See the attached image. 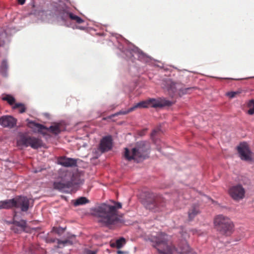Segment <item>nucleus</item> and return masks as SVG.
I'll use <instances>...</instances> for the list:
<instances>
[{
    "label": "nucleus",
    "instance_id": "6e6552de",
    "mask_svg": "<svg viewBox=\"0 0 254 254\" xmlns=\"http://www.w3.org/2000/svg\"><path fill=\"white\" fill-rule=\"evenodd\" d=\"M238 152L242 160L252 161V152L246 142H242L237 147Z\"/></svg>",
    "mask_w": 254,
    "mask_h": 254
},
{
    "label": "nucleus",
    "instance_id": "f3484780",
    "mask_svg": "<svg viewBox=\"0 0 254 254\" xmlns=\"http://www.w3.org/2000/svg\"><path fill=\"white\" fill-rule=\"evenodd\" d=\"M199 212V206L197 204L192 205L188 211L189 220H192Z\"/></svg>",
    "mask_w": 254,
    "mask_h": 254
},
{
    "label": "nucleus",
    "instance_id": "c85d7f7f",
    "mask_svg": "<svg viewBox=\"0 0 254 254\" xmlns=\"http://www.w3.org/2000/svg\"><path fill=\"white\" fill-rule=\"evenodd\" d=\"M133 51L137 54L139 60L140 61L142 60V59L145 57V54L137 48H135L133 49Z\"/></svg>",
    "mask_w": 254,
    "mask_h": 254
},
{
    "label": "nucleus",
    "instance_id": "39448f33",
    "mask_svg": "<svg viewBox=\"0 0 254 254\" xmlns=\"http://www.w3.org/2000/svg\"><path fill=\"white\" fill-rule=\"evenodd\" d=\"M125 150L124 156L128 161L134 160L137 162H139L146 157L147 149L143 146H137L133 148L131 152H130L127 148H125Z\"/></svg>",
    "mask_w": 254,
    "mask_h": 254
},
{
    "label": "nucleus",
    "instance_id": "7c9ffc66",
    "mask_svg": "<svg viewBox=\"0 0 254 254\" xmlns=\"http://www.w3.org/2000/svg\"><path fill=\"white\" fill-rule=\"evenodd\" d=\"M241 92L240 91H232L227 93L226 95L231 98H234Z\"/></svg>",
    "mask_w": 254,
    "mask_h": 254
},
{
    "label": "nucleus",
    "instance_id": "a211bd4d",
    "mask_svg": "<svg viewBox=\"0 0 254 254\" xmlns=\"http://www.w3.org/2000/svg\"><path fill=\"white\" fill-rule=\"evenodd\" d=\"M15 202L14 198L0 201V209H10L14 207Z\"/></svg>",
    "mask_w": 254,
    "mask_h": 254
},
{
    "label": "nucleus",
    "instance_id": "412c9836",
    "mask_svg": "<svg viewBox=\"0 0 254 254\" xmlns=\"http://www.w3.org/2000/svg\"><path fill=\"white\" fill-rule=\"evenodd\" d=\"M126 244V240L124 238H121L116 240L115 243L111 244V246L112 247H116L117 249H121Z\"/></svg>",
    "mask_w": 254,
    "mask_h": 254
},
{
    "label": "nucleus",
    "instance_id": "f704fd0d",
    "mask_svg": "<svg viewBox=\"0 0 254 254\" xmlns=\"http://www.w3.org/2000/svg\"><path fill=\"white\" fill-rule=\"evenodd\" d=\"M158 130L156 129H154L153 130L152 132L151 133V136L153 137L154 135L156 134V133L157 132Z\"/></svg>",
    "mask_w": 254,
    "mask_h": 254
},
{
    "label": "nucleus",
    "instance_id": "c756f323",
    "mask_svg": "<svg viewBox=\"0 0 254 254\" xmlns=\"http://www.w3.org/2000/svg\"><path fill=\"white\" fill-rule=\"evenodd\" d=\"M13 109L19 108V113H23L25 112L26 108L22 103H16L13 107Z\"/></svg>",
    "mask_w": 254,
    "mask_h": 254
},
{
    "label": "nucleus",
    "instance_id": "f8f14e48",
    "mask_svg": "<svg viewBox=\"0 0 254 254\" xmlns=\"http://www.w3.org/2000/svg\"><path fill=\"white\" fill-rule=\"evenodd\" d=\"M149 107L153 108L162 107L165 106H171L174 104V102H172L167 100H158L154 98L148 99Z\"/></svg>",
    "mask_w": 254,
    "mask_h": 254
},
{
    "label": "nucleus",
    "instance_id": "4be33fe9",
    "mask_svg": "<svg viewBox=\"0 0 254 254\" xmlns=\"http://www.w3.org/2000/svg\"><path fill=\"white\" fill-rule=\"evenodd\" d=\"M1 99L3 101H7V103L10 105H13L15 101V98L10 94L3 95Z\"/></svg>",
    "mask_w": 254,
    "mask_h": 254
},
{
    "label": "nucleus",
    "instance_id": "c9c22d12",
    "mask_svg": "<svg viewBox=\"0 0 254 254\" xmlns=\"http://www.w3.org/2000/svg\"><path fill=\"white\" fill-rule=\"evenodd\" d=\"M117 253H118V254H123L124 253V252L123 251H118L117 252Z\"/></svg>",
    "mask_w": 254,
    "mask_h": 254
},
{
    "label": "nucleus",
    "instance_id": "bb28decb",
    "mask_svg": "<svg viewBox=\"0 0 254 254\" xmlns=\"http://www.w3.org/2000/svg\"><path fill=\"white\" fill-rule=\"evenodd\" d=\"M134 110H133V107H131V108H130L129 109H128V110H125V111H120L114 114H113L112 115H111L110 117V118H111L112 117H116V116H117L118 115H126L132 111H133Z\"/></svg>",
    "mask_w": 254,
    "mask_h": 254
},
{
    "label": "nucleus",
    "instance_id": "e433bc0d",
    "mask_svg": "<svg viewBox=\"0 0 254 254\" xmlns=\"http://www.w3.org/2000/svg\"><path fill=\"white\" fill-rule=\"evenodd\" d=\"M146 129H144V130H143V131H144V132H145V131H146Z\"/></svg>",
    "mask_w": 254,
    "mask_h": 254
},
{
    "label": "nucleus",
    "instance_id": "20e7f679",
    "mask_svg": "<svg viewBox=\"0 0 254 254\" xmlns=\"http://www.w3.org/2000/svg\"><path fill=\"white\" fill-rule=\"evenodd\" d=\"M164 199L160 195H151L145 202V207L154 212L162 211L165 206Z\"/></svg>",
    "mask_w": 254,
    "mask_h": 254
},
{
    "label": "nucleus",
    "instance_id": "f257e3e1",
    "mask_svg": "<svg viewBox=\"0 0 254 254\" xmlns=\"http://www.w3.org/2000/svg\"><path fill=\"white\" fill-rule=\"evenodd\" d=\"M115 205L102 204L96 209V215L99 218V222L110 226L123 222L122 216L118 214V209L122 208V204L113 201Z\"/></svg>",
    "mask_w": 254,
    "mask_h": 254
},
{
    "label": "nucleus",
    "instance_id": "72a5a7b5",
    "mask_svg": "<svg viewBox=\"0 0 254 254\" xmlns=\"http://www.w3.org/2000/svg\"><path fill=\"white\" fill-rule=\"evenodd\" d=\"M25 2V0H18V2L20 4H23Z\"/></svg>",
    "mask_w": 254,
    "mask_h": 254
},
{
    "label": "nucleus",
    "instance_id": "393cba45",
    "mask_svg": "<svg viewBox=\"0 0 254 254\" xmlns=\"http://www.w3.org/2000/svg\"><path fill=\"white\" fill-rule=\"evenodd\" d=\"M148 107H149V101L148 99L145 101H143L138 103L132 107L133 108V110H134L135 109L137 108H147Z\"/></svg>",
    "mask_w": 254,
    "mask_h": 254
},
{
    "label": "nucleus",
    "instance_id": "dca6fc26",
    "mask_svg": "<svg viewBox=\"0 0 254 254\" xmlns=\"http://www.w3.org/2000/svg\"><path fill=\"white\" fill-rule=\"evenodd\" d=\"M13 224L14 226L11 227V230L15 233L23 231L26 226V222L23 220L19 221L13 220Z\"/></svg>",
    "mask_w": 254,
    "mask_h": 254
},
{
    "label": "nucleus",
    "instance_id": "2eb2a0df",
    "mask_svg": "<svg viewBox=\"0 0 254 254\" xmlns=\"http://www.w3.org/2000/svg\"><path fill=\"white\" fill-rule=\"evenodd\" d=\"M35 126L39 129H46L48 131H50L53 133L55 134H59L61 132V129L60 128V126L59 125H56L54 126H51L49 127H46L41 125L40 124H36Z\"/></svg>",
    "mask_w": 254,
    "mask_h": 254
},
{
    "label": "nucleus",
    "instance_id": "1a4fd4ad",
    "mask_svg": "<svg viewBox=\"0 0 254 254\" xmlns=\"http://www.w3.org/2000/svg\"><path fill=\"white\" fill-rule=\"evenodd\" d=\"M15 202L14 207L20 208L21 211H27L29 208V200L26 196H18L14 198Z\"/></svg>",
    "mask_w": 254,
    "mask_h": 254
},
{
    "label": "nucleus",
    "instance_id": "b1692460",
    "mask_svg": "<svg viewBox=\"0 0 254 254\" xmlns=\"http://www.w3.org/2000/svg\"><path fill=\"white\" fill-rule=\"evenodd\" d=\"M7 41V35L6 32L0 33V47H3Z\"/></svg>",
    "mask_w": 254,
    "mask_h": 254
},
{
    "label": "nucleus",
    "instance_id": "4468645a",
    "mask_svg": "<svg viewBox=\"0 0 254 254\" xmlns=\"http://www.w3.org/2000/svg\"><path fill=\"white\" fill-rule=\"evenodd\" d=\"M72 186L73 183L71 181L55 182L53 184L54 189L61 191H64L65 189H69Z\"/></svg>",
    "mask_w": 254,
    "mask_h": 254
},
{
    "label": "nucleus",
    "instance_id": "9d476101",
    "mask_svg": "<svg viewBox=\"0 0 254 254\" xmlns=\"http://www.w3.org/2000/svg\"><path fill=\"white\" fill-rule=\"evenodd\" d=\"M17 120L11 116H3L0 118V125L4 127L11 128L16 125Z\"/></svg>",
    "mask_w": 254,
    "mask_h": 254
},
{
    "label": "nucleus",
    "instance_id": "9b49d317",
    "mask_svg": "<svg viewBox=\"0 0 254 254\" xmlns=\"http://www.w3.org/2000/svg\"><path fill=\"white\" fill-rule=\"evenodd\" d=\"M112 139L111 136H107L103 137L100 143L99 149L102 152L104 153L108 151L112 148Z\"/></svg>",
    "mask_w": 254,
    "mask_h": 254
},
{
    "label": "nucleus",
    "instance_id": "a878e982",
    "mask_svg": "<svg viewBox=\"0 0 254 254\" xmlns=\"http://www.w3.org/2000/svg\"><path fill=\"white\" fill-rule=\"evenodd\" d=\"M89 202V200L85 197H81L77 199L74 202L75 206H78L86 204Z\"/></svg>",
    "mask_w": 254,
    "mask_h": 254
},
{
    "label": "nucleus",
    "instance_id": "cd10ccee",
    "mask_svg": "<svg viewBox=\"0 0 254 254\" xmlns=\"http://www.w3.org/2000/svg\"><path fill=\"white\" fill-rule=\"evenodd\" d=\"M247 105L248 107L250 108L248 111V113L249 115L254 114V100L252 99L250 100Z\"/></svg>",
    "mask_w": 254,
    "mask_h": 254
},
{
    "label": "nucleus",
    "instance_id": "2f4dec72",
    "mask_svg": "<svg viewBox=\"0 0 254 254\" xmlns=\"http://www.w3.org/2000/svg\"><path fill=\"white\" fill-rule=\"evenodd\" d=\"M57 239L53 238H47L46 241L47 243H54L57 241Z\"/></svg>",
    "mask_w": 254,
    "mask_h": 254
},
{
    "label": "nucleus",
    "instance_id": "473e14b6",
    "mask_svg": "<svg viewBox=\"0 0 254 254\" xmlns=\"http://www.w3.org/2000/svg\"><path fill=\"white\" fill-rule=\"evenodd\" d=\"M86 254H96V253L95 251L89 250L87 252Z\"/></svg>",
    "mask_w": 254,
    "mask_h": 254
},
{
    "label": "nucleus",
    "instance_id": "ddd939ff",
    "mask_svg": "<svg viewBox=\"0 0 254 254\" xmlns=\"http://www.w3.org/2000/svg\"><path fill=\"white\" fill-rule=\"evenodd\" d=\"M77 159L62 156L59 158V164L65 167H73L77 166Z\"/></svg>",
    "mask_w": 254,
    "mask_h": 254
},
{
    "label": "nucleus",
    "instance_id": "0eeeda50",
    "mask_svg": "<svg viewBox=\"0 0 254 254\" xmlns=\"http://www.w3.org/2000/svg\"><path fill=\"white\" fill-rule=\"evenodd\" d=\"M228 193L234 200L239 201L245 196L246 190L240 184H237L230 187Z\"/></svg>",
    "mask_w": 254,
    "mask_h": 254
},
{
    "label": "nucleus",
    "instance_id": "7ed1b4c3",
    "mask_svg": "<svg viewBox=\"0 0 254 254\" xmlns=\"http://www.w3.org/2000/svg\"><path fill=\"white\" fill-rule=\"evenodd\" d=\"M163 87L166 89L169 95L172 98L182 95L189 93L193 88H183L182 85L179 83L175 82L169 79L164 80L163 83Z\"/></svg>",
    "mask_w": 254,
    "mask_h": 254
},
{
    "label": "nucleus",
    "instance_id": "aec40b11",
    "mask_svg": "<svg viewBox=\"0 0 254 254\" xmlns=\"http://www.w3.org/2000/svg\"><path fill=\"white\" fill-rule=\"evenodd\" d=\"M8 64L6 60H3L0 66V72L3 76H6Z\"/></svg>",
    "mask_w": 254,
    "mask_h": 254
},
{
    "label": "nucleus",
    "instance_id": "5701e85b",
    "mask_svg": "<svg viewBox=\"0 0 254 254\" xmlns=\"http://www.w3.org/2000/svg\"><path fill=\"white\" fill-rule=\"evenodd\" d=\"M57 243L58 244L57 248H63L65 246L67 245H71L72 243L69 240H64L63 241L60 240L59 239L57 240Z\"/></svg>",
    "mask_w": 254,
    "mask_h": 254
},
{
    "label": "nucleus",
    "instance_id": "423d86ee",
    "mask_svg": "<svg viewBox=\"0 0 254 254\" xmlns=\"http://www.w3.org/2000/svg\"><path fill=\"white\" fill-rule=\"evenodd\" d=\"M19 145H23L25 147L30 146L31 148L36 149L42 146V140L37 137L29 135H22L18 140Z\"/></svg>",
    "mask_w": 254,
    "mask_h": 254
},
{
    "label": "nucleus",
    "instance_id": "6ab92c4d",
    "mask_svg": "<svg viewBox=\"0 0 254 254\" xmlns=\"http://www.w3.org/2000/svg\"><path fill=\"white\" fill-rule=\"evenodd\" d=\"M64 16H65V17L68 16L71 20L75 21L76 23L78 24H81L84 22V20L81 18L73 14L71 12H68L66 11L64 12L63 13V16H62V18L63 19H64Z\"/></svg>",
    "mask_w": 254,
    "mask_h": 254
},
{
    "label": "nucleus",
    "instance_id": "f03ea898",
    "mask_svg": "<svg viewBox=\"0 0 254 254\" xmlns=\"http://www.w3.org/2000/svg\"><path fill=\"white\" fill-rule=\"evenodd\" d=\"M213 223L215 229L222 235L229 236L234 231V225L227 216L218 215L215 217Z\"/></svg>",
    "mask_w": 254,
    "mask_h": 254
}]
</instances>
